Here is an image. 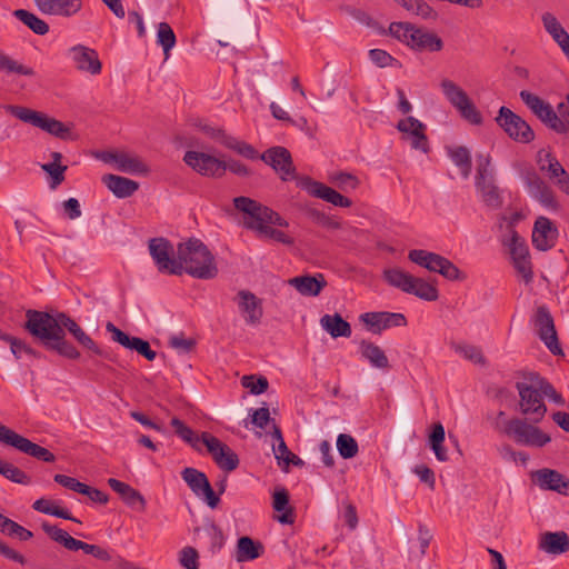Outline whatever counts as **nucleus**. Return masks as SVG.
<instances>
[{
	"mask_svg": "<svg viewBox=\"0 0 569 569\" xmlns=\"http://www.w3.org/2000/svg\"><path fill=\"white\" fill-rule=\"evenodd\" d=\"M233 206L243 213V228L253 231L259 239H269L286 246L293 244L292 237L274 228H287L289 222L271 208L244 196L233 198Z\"/></svg>",
	"mask_w": 569,
	"mask_h": 569,
	"instance_id": "1",
	"label": "nucleus"
},
{
	"mask_svg": "<svg viewBox=\"0 0 569 569\" xmlns=\"http://www.w3.org/2000/svg\"><path fill=\"white\" fill-rule=\"evenodd\" d=\"M177 257L181 261L183 272L193 278L209 280L218 274L213 254L199 239L190 238L177 247Z\"/></svg>",
	"mask_w": 569,
	"mask_h": 569,
	"instance_id": "2",
	"label": "nucleus"
},
{
	"mask_svg": "<svg viewBox=\"0 0 569 569\" xmlns=\"http://www.w3.org/2000/svg\"><path fill=\"white\" fill-rule=\"evenodd\" d=\"M475 187L481 201L491 209H499L503 204V198L496 183L495 172L491 168L490 154H477V169Z\"/></svg>",
	"mask_w": 569,
	"mask_h": 569,
	"instance_id": "3",
	"label": "nucleus"
},
{
	"mask_svg": "<svg viewBox=\"0 0 569 569\" xmlns=\"http://www.w3.org/2000/svg\"><path fill=\"white\" fill-rule=\"evenodd\" d=\"M385 279L390 286L422 300L436 301L439 298L436 286L425 281L422 278H416L399 268L386 270Z\"/></svg>",
	"mask_w": 569,
	"mask_h": 569,
	"instance_id": "4",
	"label": "nucleus"
},
{
	"mask_svg": "<svg viewBox=\"0 0 569 569\" xmlns=\"http://www.w3.org/2000/svg\"><path fill=\"white\" fill-rule=\"evenodd\" d=\"M440 88L446 99L463 120L472 126H481L483 123L481 112L461 87L450 79H442Z\"/></svg>",
	"mask_w": 569,
	"mask_h": 569,
	"instance_id": "5",
	"label": "nucleus"
},
{
	"mask_svg": "<svg viewBox=\"0 0 569 569\" xmlns=\"http://www.w3.org/2000/svg\"><path fill=\"white\" fill-rule=\"evenodd\" d=\"M60 313L50 315L46 311L29 309L26 312L24 329L32 337L39 339L44 347L57 333L61 332Z\"/></svg>",
	"mask_w": 569,
	"mask_h": 569,
	"instance_id": "6",
	"label": "nucleus"
},
{
	"mask_svg": "<svg viewBox=\"0 0 569 569\" xmlns=\"http://www.w3.org/2000/svg\"><path fill=\"white\" fill-rule=\"evenodd\" d=\"M42 530L56 542L62 545L71 551L82 550L86 555H90L98 560L108 562L112 559L110 551L98 545H90L81 540L74 539L66 530L57 526L43 522Z\"/></svg>",
	"mask_w": 569,
	"mask_h": 569,
	"instance_id": "7",
	"label": "nucleus"
},
{
	"mask_svg": "<svg viewBox=\"0 0 569 569\" xmlns=\"http://www.w3.org/2000/svg\"><path fill=\"white\" fill-rule=\"evenodd\" d=\"M408 258L413 263L431 272H438L448 280L465 279V276L456 264L438 253L422 249H413L409 251Z\"/></svg>",
	"mask_w": 569,
	"mask_h": 569,
	"instance_id": "8",
	"label": "nucleus"
},
{
	"mask_svg": "<svg viewBox=\"0 0 569 569\" xmlns=\"http://www.w3.org/2000/svg\"><path fill=\"white\" fill-rule=\"evenodd\" d=\"M519 97L545 126L558 133L567 132V123L560 119L549 102L528 90H521Z\"/></svg>",
	"mask_w": 569,
	"mask_h": 569,
	"instance_id": "9",
	"label": "nucleus"
},
{
	"mask_svg": "<svg viewBox=\"0 0 569 569\" xmlns=\"http://www.w3.org/2000/svg\"><path fill=\"white\" fill-rule=\"evenodd\" d=\"M6 109L19 120L42 129L54 137L64 139L69 133V129L61 121L50 118L42 112L21 106H7Z\"/></svg>",
	"mask_w": 569,
	"mask_h": 569,
	"instance_id": "10",
	"label": "nucleus"
},
{
	"mask_svg": "<svg viewBox=\"0 0 569 569\" xmlns=\"http://www.w3.org/2000/svg\"><path fill=\"white\" fill-rule=\"evenodd\" d=\"M495 120L507 136L516 142L529 143L535 139V131L530 124L505 106L500 107Z\"/></svg>",
	"mask_w": 569,
	"mask_h": 569,
	"instance_id": "11",
	"label": "nucleus"
},
{
	"mask_svg": "<svg viewBox=\"0 0 569 569\" xmlns=\"http://www.w3.org/2000/svg\"><path fill=\"white\" fill-rule=\"evenodd\" d=\"M516 388L519 392V410L532 423L540 422L547 412L539 387L526 382H517Z\"/></svg>",
	"mask_w": 569,
	"mask_h": 569,
	"instance_id": "12",
	"label": "nucleus"
},
{
	"mask_svg": "<svg viewBox=\"0 0 569 569\" xmlns=\"http://www.w3.org/2000/svg\"><path fill=\"white\" fill-rule=\"evenodd\" d=\"M0 442L17 449L18 451L26 453L36 459L44 462H53L56 457L47 448L41 447L28 438L17 433L14 430L8 428L0 422Z\"/></svg>",
	"mask_w": 569,
	"mask_h": 569,
	"instance_id": "13",
	"label": "nucleus"
},
{
	"mask_svg": "<svg viewBox=\"0 0 569 569\" xmlns=\"http://www.w3.org/2000/svg\"><path fill=\"white\" fill-rule=\"evenodd\" d=\"M511 430L508 438L512 439L517 445L530 448H542L551 441V437L543 432L536 423L530 422L527 418H512Z\"/></svg>",
	"mask_w": 569,
	"mask_h": 569,
	"instance_id": "14",
	"label": "nucleus"
},
{
	"mask_svg": "<svg viewBox=\"0 0 569 569\" xmlns=\"http://www.w3.org/2000/svg\"><path fill=\"white\" fill-rule=\"evenodd\" d=\"M149 252L160 272L180 276L183 273L181 261L173 258V247L166 238H152L149 240Z\"/></svg>",
	"mask_w": 569,
	"mask_h": 569,
	"instance_id": "15",
	"label": "nucleus"
},
{
	"mask_svg": "<svg viewBox=\"0 0 569 569\" xmlns=\"http://www.w3.org/2000/svg\"><path fill=\"white\" fill-rule=\"evenodd\" d=\"M183 161L203 177L220 178L226 172L224 161L206 152L189 150L184 153Z\"/></svg>",
	"mask_w": 569,
	"mask_h": 569,
	"instance_id": "16",
	"label": "nucleus"
},
{
	"mask_svg": "<svg viewBox=\"0 0 569 569\" xmlns=\"http://www.w3.org/2000/svg\"><path fill=\"white\" fill-rule=\"evenodd\" d=\"M533 323L538 337L546 345L549 351L555 356L563 355L562 349L559 346L553 318L546 306L537 308L533 317Z\"/></svg>",
	"mask_w": 569,
	"mask_h": 569,
	"instance_id": "17",
	"label": "nucleus"
},
{
	"mask_svg": "<svg viewBox=\"0 0 569 569\" xmlns=\"http://www.w3.org/2000/svg\"><path fill=\"white\" fill-rule=\"evenodd\" d=\"M508 247L515 269L526 283H530L533 279V271L526 240L512 230Z\"/></svg>",
	"mask_w": 569,
	"mask_h": 569,
	"instance_id": "18",
	"label": "nucleus"
},
{
	"mask_svg": "<svg viewBox=\"0 0 569 569\" xmlns=\"http://www.w3.org/2000/svg\"><path fill=\"white\" fill-rule=\"evenodd\" d=\"M181 477L197 497L204 498L211 509L218 507L220 498L213 491L207 476L202 471L187 467L181 471Z\"/></svg>",
	"mask_w": 569,
	"mask_h": 569,
	"instance_id": "19",
	"label": "nucleus"
},
{
	"mask_svg": "<svg viewBox=\"0 0 569 569\" xmlns=\"http://www.w3.org/2000/svg\"><path fill=\"white\" fill-rule=\"evenodd\" d=\"M202 445L207 447L220 469L230 472L238 468L239 458L237 453L218 438L208 432H202Z\"/></svg>",
	"mask_w": 569,
	"mask_h": 569,
	"instance_id": "20",
	"label": "nucleus"
},
{
	"mask_svg": "<svg viewBox=\"0 0 569 569\" xmlns=\"http://www.w3.org/2000/svg\"><path fill=\"white\" fill-rule=\"evenodd\" d=\"M359 320L368 331L373 335H380L383 330L392 327L407 326V319L403 313L388 311H371L360 315Z\"/></svg>",
	"mask_w": 569,
	"mask_h": 569,
	"instance_id": "21",
	"label": "nucleus"
},
{
	"mask_svg": "<svg viewBox=\"0 0 569 569\" xmlns=\"http://www.w3.org/2000/svg\"><path fill=\"white\" fill-rule=\"evenodd\" d=\"M260 159L272 167L281 180L288 181L296 178L291 154L284 147H271L260 156Z\"/></svg>",
	"mask_w": 569,
	"mask_h": 569,
	"instance_id": "22",
	"label": "nucleus"
},
{
	"mask_svg": "<svg viewBox=\"0 0 569 569\" xmlns=\"http://www.w3.org/2000/svg\"><path fill=\"white\" fill-rule=\"evenodd\" d=\"M525 182L529 194L542 207L550 211H558L560 209V203L553 190L535 171L528 172L525 176Z\"/></svg>",
	"mask_w": 569,
	"mask_h": 569,
	"instance_id": "23",
	"label": "nucleus"
},
{
	"mask_svg": "<svg viewBox=\"0 0 569 569\" xmlns=\"http://www.w3.org/2000/svg\"><path fill=\"white\" fill-rule=\"evenodd\" d=\"M537 162L541 171L547 172L548 177L555 181V184L569 196V173L565 170L558 159L545 150L538 151Z\"/></svg>",
	"mask_w": 569,
	"mask_h": 569,
	"instance_id": "24",
	"label": "nucleus"
},
{
	"mask_svg": "<svg viewBox=\"0 0 569 569\" xmlns=\"http://www.w3.org/2000/svg\"><path fill=\"white\" fill-rule=\"evenodd\" d=\"M106 330L111 333L112 340L122 347L137 351L149 361H153L156 359L157 352L151 349L150 343L147 340L139 337H130L110 321L107 322Z\"/></svg>",
	"mask_w": 569,
	"mask_h": 569,
	"instance_id": "25",
	"label": "nucleus"
},
{
	"mask_svg": "<svg viewBox=\"0 0 569 569\" xmlns=\"http://www.w3.org/2000/svg\"><path fill=\"white\" fill-rule=\"evenodd\" d=\"M559 232L556 224L547 217L536 219L532 228V244L539 251H547L555 247Z\"/></svg>",
	"mask_w": 569,
	"mask_h": 569,
	"instance_id": "26",
	"label": "nucleus"
},
{
	"mask_svg": "<svg viewBox=\"0 0 569 569\" xmlns=\"http://www.w3.org/2000/svg\"><path fill=\"white\" fill-rule=\"evenodd\" d=\"M234 301H237L240 313L249 326L260 323L263 316L262 301L249 290H240Z\"/></svg>",
	"mask_w": 569,
	"mask_h": 569,
	"instance_id": "27",
	"label": "nucleus"
},
{
	"mask_svg": "<svg viewBox=\"0 0 569 569\" xmlns=\"http://www.w3.org/2000/svg\"><path fill=\"white\" fill-rule=\"evenodd\" d=\"M397 129L407 134L403 139L410 140L412 149L425 153L429 151L428 138L425 133L426 126L421 121L413 117H408L397 123Z\"/></svg>",
	"mask_w": 569,
	"mask_h": 569,
	"instance_id": "28",
	"label": "nucleus"
},
{
	"mask_svg": "<svg viewBox=\"0 0 569 569\" xmlns=\"http://www.w3.org/2000/svg\"><path fill=\"white\" fill-rule=\"evenodd\" d=\"M69 57L80 71L90 74H99L101 72V62L96 50L82 44L74 46L69 49Z\"/></svg>",
	"mask_w": 569,
	"mask_h": 569,
	"instance_id": "29",
	"label": "nucleus"
},
{
	"mask_svg": "<svg viewBox=\"0 0 569 569\" xmlns=\"http://www.w3.org/2000/svg\"><path fill=\"white\" fill-rule=\"evenodd\" d=\"M541 489L552 490L563 496H569V479L552 469H540L533 475Z\"/></svg>",
	"mask_w": 569,
	"mask_h": 569,
	"instance_id": "30",
	"label": "nucleus"
},
{
	"mask_svg": "<svg viewBox=\"0 0 569 569\" xmlns=\"http://www.w3.org/2000/svg\"><path fill=\"white\" fill-rule=\"evenodd\" d=\"M288 284L295 288L301 296L317 297L327 286V281L322 273L303 274L290 278Z\"/></svg>",
	"mask_w": 569,
	"mask_h": 569,
	"instance_id": "31",
	"label": "nucleus"
},
{
	"mask_svg": "<svg viewBox=\"0 0 569 569\" xmlns=\"http://www.w3.org/2000/svg\"><path fill=\"white\" fill-rule=\"evenodd\" d=\"M38 9L46 14L71 17L80 11L81 0H33Z\"/></svg>",
	"mask_w": 569,
	"mask_h": 569,
	"instance_id": "32",
	"label": "nucleus"
},
{
	"mask_svg": "<svg viewBox=\"0 0 569 569\" xmlns=\"http://www.w3.org/2000/svg\"><path fill=\"white\" fill-rule=\"evenodd\" d=\"M108 485L121 497L127 506L138 511L146 510L147 501L137 489L114 478H109Z\"/></svg>",
	"mask_w": 569,
	"mask_h": 569,
	"instance_id": "33",
	"label": "nucleus"
},
{
	"mask_svg": "<svg viewBox=\"0 0 569 569\" xmlns=\"http://www.w3.org/2000/svg\"><path fill=\"white\" fill-rule=\"evenodd\" d=\"M60 323L61 329L68 330L81 347L96 355H103V351L91 339V337L67 313H60Z\"/></svg>",
	"mask_w": 569,
	"mask_h": 569,
	"instance_id": "34",
	"label": "nucleus"
},
{
	"mask_svg": "<svg viewBox=\"0 0 569 569\" xmlns=\"http://www.w3.org/2000/svg\"><path fill=\"white\" fill-rule=\"evenodd\" d=\"M539 549L549 555H562L569 550V536L565 531L545 532L540 536Z\"/></svg>",
	"mask_w": 569,
	"mask_h": 569,
	"instance_id": "35",
	"label": "nucleus"
},
{
	"mask_svg": "<svg viewBox=\"0 0 569 569\" xmlns=\"http://www.w3.org/2000/svg\"><path fill=\"white\" fill-rule=\"evenodd\" d=\"M102 182L117 198L121 199L132 196L139 189L137 181L112 173L104 174Z\"/></svg>",
	"mask_w": 569,
	"mask_h": 569,
	"instance_id": "36",
	"label": "nucleus"
},
{
	"mask_svg": "<svg viewBox=\"0 0 569 569\" xmlns=\"http://www.w3.org/2000/svg\"><path fill=\"white\" fill-rule=\"evenodd\" d=\"M264 552V546L251 537L243 536L237 541L234 558L238 562H248L258 559Z\"/></svg>",
	"mask_w": 569,
	"mask_h": 569,
	"instance_id": "37",
	"label": "nucleus"
},
{
	"mask_svg": "<svg viewBox=\"0 0 569 569\" xmlns=\"http://www.w3.org/2000/svg\"><path fill=\"white\" fill-rule=\"evenodd\" d=\"M413 34V44L412 50L418 52H439L443 49L442 39L437 36L435 32L428 31L422 28H417Z\"/></svg>",
	"mask_w": 569,
	"mask_h": 569,
	"instance_id": "38",
	"label": "nucleus"
},
{
	"mask_svg": "<svg viewBox=\"0 0 569 569\" xmlns=\"http://www.w3.org/2000/svg\"><path fill=\"white\" fill-rule=\"evenodd\" d=\"M272 508L281 512L277 516V520L283 525H292L295 522V511L289 506V492L281 487L273 492Z\"/></svg>",
	"mask_w": 569,
	"mask_h": 569,
	"instance_id": "39",
	"label": "nucleus"
},
{
	"mask_svg": "<svg viewBox=\"0 0 569 569\" xmlns=\"http://www.w3.org/2000/svg\"><path fill=\"white\" fill-rule=\"evenodd\" d=\"M320 325L332 338H349L351 337L352 330L348 321H346L341 315H325L320 319Z\"/></svg>",
	"mask_w": 569,
	"mask_h": 569,
	"instance_id": "40",
	"label": "nucleus"
},
{
	"mask_svg": "<svg viewBox=\"0 0 569 569\" xmlns=\"http://www.w3.org/2000/svg\"><path fill=\"white\" fill-rule=\"evenodd\" d=\"M359 350L366 360L369 361V363L378 369H388L389 368V360L385 353V351L377 345H375L371 341L362 340L359 343Z\"/></svg>",
	"mask_w": 569,
	"mask_h": 569,
	"instance_id": "41",
	"label": "nucleus"
},
{
	"mask_svg": "<svg viewBox=\"0 0 569 569\" xmlns=\"http://www.w3.org/2000/svg\"><path fill=\"white\" fill-rule=\"evenodd\" d=\"M46 349L56 351L58 355L76 360L80 357V352L77 348L66 339V331L61 329V332L57 333L52 340L47 342Z\"/></svg>",
	"mask_w": 569,
	"mask_h": 569,
	"instance_id": "42",
	"label": "nucleus"
},
{
	"mask_svg": "<svg viewBox=\"0 0 569 569\" xmlns=\"http://www.w3.org/2000/svg\"><path fill=\"white\" fill-rule=\"evenodd\" d=\"M299 186L305 189L310 196L322 199L329 203L332 202L336 194V190L323 184L322 182L316 181L309 177H303L299 181Z\"/></svg>",
	"mask_w": 569,
	"mask_h": 569,
	"instance_id": "43",
	"label": "nucleus"
},
{
	"mask_svg": "<svg viewBox=\"0 0 569 569\" xmlns=\"http://www.w3.org/2000/svg\"><path fill=\"white\" fill-rule=\"evenodd\" d=\"M299 186L305 189L310 196L322 199L329 203L332 202L336 194V190L323 184L322 182L316 181L309 177H303L299 181Z\"/></svg>",
	"mask_w": 569,
	"mask_h": 569,
	"instance_id": "44",
	"label": "nucleus"
},
{
	"mask_svg": "<svg viewBox=\"0 0 569 569\" xmlns=\"http://www.w3.org/2000/svg\"><path fill=\"white\" fill-rule=\"evenodd\" d=\"M447 154L451 161L460 169L463 178H468L471 172V154L467 147H447Z\"/></svg>",
	"mask_w": 569,
	"mask_h": 569,
	"instance_id": "45",
	"label": "nucleus"
},
{
	"mask_svg": "<svg viewBox=\"0 0 569 569\" xmlns=\"http://www.w3.org/2000/svg\"><path fill=\"white\" fill-rule=\"evenodd\" d=\"M12 14L36 34L44 36L49 32V24L28 10L17 9Z\"/></svg>",
	"mask_w": 569,
	"mask_h": 569,
	"instance_id": "46",
	"label": "nucleus"
},
{
	"mask_svg": "<svg viewBox=\"0 0 569 569\" xmlns=\"http://www.w3.org/2000/svg\"><path fill=\"white\" fill-rule=\"evenodd\" d=\"M541 21L546 32L552 38V40L557 44L569 39V33L561 26V23L553 13L545 12L541 16Z\"/></svg>",
	"mask_w": 569,
	"mask_h": 569,
	"instance_id": "47",
	"label": "nucleus"
},
{
	"mask_svg": "<svg viewBox=\"0 0 569 569\" xmlns=\"http://www.w3.org/2000/svg\"><path fill=\"white\" fill-rule=\"evenodd\" d=\"M116 168L127 173L147 174L149 168L138 158L126 152H119Z\"/></svg>",
	"mask_w": 569,
	"mask_h": 569,
	"instance_id": "48",
	"label": "nucleus"
},
{
	"mask_svg": "<svg viewBox=\"0 0 569 569\" xmlns=\"http://www.w3.org/2000/svg\"><path fill=\"white\" fill-rule=\"evenodd\" d=\"M170 423L179 438L191 446L194 450H201L202 436L199 437L191 428L184 425L183 421L177 417L172 418Z\"/></svg>",
	"mask_w": 569,
	"mask_h": 569,
	"instance_id": "49",
	"label": "nucleus"
},
{
	"mask_svg": "<svg viewBox=\"0 0 569 569\" xmlns=\"http://www.w3.org/2000/svg\"><path fill=\"white\" fill-rule=\"evenodd\" d=\"M415 31H417V28L409 22H391L389 26V33L411 49L413 44L412 38L416 34Z\"/></svg>",
	"mask_w": 569,
	"mask_h": 569,
	"instance_id": "50",
	"label": "nucleus"
},
{
	"mask_svg": "<svg viewBox=\"0 0 569 569\" xmlns=\"http://www.w3.org/2000/svg\"><path fill=\"white\" fill-rule=\"evenodd\" d=\"M485 419L495 431L508 437L512 428V419H507L505 411H487L485 415Z\"/></svg>",
	"mask_w": 569,
	"mask_h": 569,
	"instance_id": "51",
	"label": "nucleus"
},
{
	"mask_svg": "<svg viewBox=\"0 0 569 569\" xmlns=\"http://www.w3.org/2000/svg\"><path fill=\"white\" fill-rule=\"evenodd\" d=\"M176 34L167 22H160L157 26V43L162 47L166 58L169 57L170 50L176 46Z\"/></svg>",
	"mask_w": 569,
	"mask_h": 569,
	"instance_id": "52",
	"label": "nucleus"
},
{
	"mask_svg": "<svg viewBox=\"0 0 569 569\" xmlns=\"http://www.w3.org/2000/svg\"><path fill=\"white\" fill-rule=\"evenodd\" d=\"M0 71L7 73H18L22 76L32 77L34 74L33 69L26 67L18 61L10 58L8 54L0 50Z\"/></svg>",
	"mask_w": 569,
	"mask_h": 569,
	"instance_id": "53",
	"label": "nucleus"
},
{
	"mask_svg": "<svg viewBox=\"0 0 569 569\" xmlns=\"http://www.w3.org/2000/svg\"><path fill=\"white\" fill-rule=\"evenodd\" d=\"M0 475L6 477L8 480L19 483V485H29L30 477L22 471L20 468L13 466L10 462L2 461L0 459Z\"/></svg>",
	"mask_w": 569,
	"mask_h": 569,
	"instance_id": "54",
	"label": "nucleus"
},
{
	"mask_svg": "<svg viewBox=\"0 0 569 569\" xmlns=\"http://www.w3.org/2000/svg\"><path fill=\"white\" fill-rule=\"evenodd\" d=\"M224 147L236 151L238 154L247 158V159H258L257 150L249 143L241 141L232 136L226 138Z\"/></svg>",
	"mask_w": 569,
	"mask_h": 569,
	"instance_id": "55",
	"label": "nucleus"
},
{
	"mask_svg": "<svg viewBox=\"0 0 569 569\" xmlns=\"http://www.w3.org/2000/svg\"><path fill=\"white\" fill-rule=\"evenodd\" d=\"M337 449L343 459H351L358 453V443L350 435L341 433L337 438Z\"/></svg>",
	"mask_w": 569,
	"mask_h": 569,
	"instance_id": "56",
	"label": "nucleus"
},
{
	"mask_svg": "<svg viewBox=\"0 0 569 569\" xmlns=\"http://www.w3.org/2000/svg\"><path fill=\"white\" fill-rule=\"evenodd\" d=\"M203 530L209 538L210 550L213 553L220 550L224 543V536L222 530L213 522L206 523Z\"/></svg>",
	"mask_w": 569,
	"mask_h": 569,
	"instance_id": "57",
	"label": "nucleus"
},
{
	"mask_svg": "<svg viewBox=\"0 0 569 569\" xmlns=\"http://www.w3.org/2000/svg\"><path fill=\"white\" fill-rule=\"evenodd\" d=\"M369 58L379 68L401 66L396 58L382 49H371L369 51Z\"/></svg>",
	"mask_w": 569,
	"mask_h": 569,
	"instance_id": "58",
	"label": "nucleus"
},
{
	"mask_svg": "<svg viewBox=\"0 0 569 569\" xmlns=\"http://www.w3.org/2000/svg\"><path fill=\"white\" fill-rule=\"evenodd\" d=\"M1 531L9 536H16L22 541H27L33 537V533L30 530L9 518L3 522Z\"/></svg>",
	"mask_w": 569,
	"mask_h": 569,
	"instance_id": "59",
	"label": "nucleus"
},
{
	"mask_svg": "<svg viewBox=\"0 0 569 569\" xmlns=\"http://www.w3.org/2000/svg\"><path fill=\"white\" fill-rule=\"evenodd\" d=\"M241 383L249 389L252 395H261L267 391L269 382L266 377L254 378V376H243Z\"/></svg>",
	"mask_w": 569,
	"mask_h": 569,
	"instance_id": "60",
	"label": "nucleus"
},
{
	"mask_svg": "<svg viewBox=\"0 0 569 569\" xmlns=\"http://www.w3.org/2000/svg\"><path fill=\"white\" fill-rule=\"evenodd\" d=\"M455 350L473 363H485V357L479 347L472 345H458L455 347Z\"/></svg>",
	"mask_w": 569,
	"mask_h": 569,
	"instance_id": "61",
	"label": "nucleus"
},
{
	"mask_svg": "<svg viewBox=\"0 0 569 569\" xmlns=\"http://www.w3.org/2000/svg\"><path fill=\"white\" fill-rule=\"evenodd\" d=\"M309 217L312 219V221H315L316 223L320 224L323 228L330 230H337L341 228V223L338 220L333 219L330 216H327L325 212H321L319 210H310Z\"/></svg>",
	"mask_w": 569,
	"mask_h": 569,
	"instance_id": "62",
	"label": "nucleus"
},
{
	"mask_svg": "<svg viewBox=\"0 0 569 569\" xmlns=\"http://www.w3.org/2000/svg\"><path fill=\"white\" fill-rule=\"evenodd\" d=\"M169 346L177 350L180 353H188L190 352L194 346L196 340L194 339H187L182 333L171 336L168 341Z\"/></svg>",
	"mask_w": 569,
	"mask_h": 569,
	"instance_id": "63",
	"label": "nucleus"
},
{
	"mask_svg": "<svg viewBox=\"0 0 569 569\" xmlns=\"http://www.w3.org/2000/svg\"><path fill=\"white\" fill-rule=\"evenodd\" d=\"M199 555L198 551L192 547H184L180 551V565L186 569H198L199 568Z\"/></svg>",
	"mask_w": 569,
	"mask_h": 569,
	"instance_id": "64",
	"label": "nucleus"
}]
</instances>
